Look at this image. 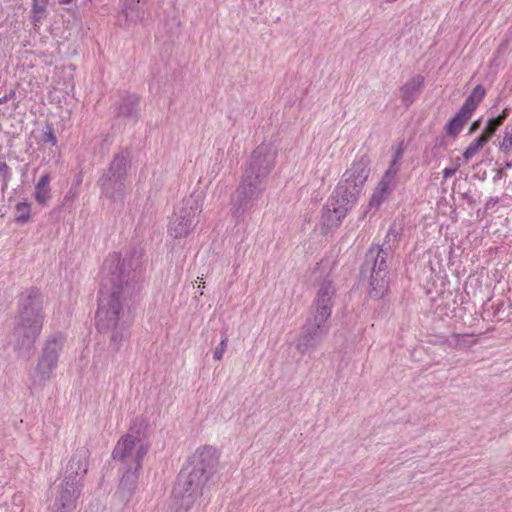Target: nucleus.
I'll return each mask as SVG.
<instances>
[{
	"label": "nucleus",
	"mask_w": 512,
	"mask_h": 512,
	"mask_svg": "<svg viewBox=\"0 0 512 512\" xmlns=\"http://www.w3.org/2000/svg\"><path fill=\"white\" fill-rule=\"evenodd\" d=\"M142 257L141 251H134L123 258L113 253L102 266L96 322L99 331L111 330L109 349L113 353L119 351L129 336V320L122 302L135 286Z\"/></svg>",
	"instance_id": "obj_1"
},
{
	"label": "nucleus",
	"mask_w": 512,
	"mask_h": 512,
	"mask_svg": "<svg viewBox=\"0 0 512 512\" xmlns=\"http://www.w3.org/2000/svg\"><path fill=\"white\" fill-rule=\"evenodd\" d=\"M369 174V157L356 156L323 207L321 225L326 232L338 228L348 212L357 204Z\"/></svg>",
	"instance_id": "obj_2"
},
{
	"label": "nucleus",
	"mask_w": 512,
	"mask_h": 512,
	"mask_svg": "<svg viewBox=\"0 0 512 512\" xmlns=\"http://www.w3.org/2000/svg\"><path fill=\"white\" fill-rule=\"evenodd\" d=\"M335 289L330 281H323L313 304V313L301 327L295 347L301 354L311 353L321 344L330 330L332 296Z\"/></svg>",
	"instance_id": "obj_3"
},
{
	"label": "nucleus",
	"mask_w": 512,
	"mask_h": 512,
	"mask_svg": "<svg viewBox=\"0 0 512 512\" xmlns=\"http://www.w3.org/2000/svg\"><path fill=\"white\" fill-rule=\"evenodd\" d=\"M42 299L37 290L32 289L20 300V312L15 319L11 344L19 357L28 358L33 352L36 339L43 326Z\"/></svg>",
	"instance_id": "obj_4"
},
{
	"label": "nucleus",
	"mask_w": 512,
	"mask_h": 512,
	"mask_svg": "<svg viewBox=\"0 0 512 512\" xmlns=\"http://www.w3.org/2000/svg\"><path fill=\"white\" fill-rule=\"evenodd\" d=\"M149 448L150 443L145 438L144 424L134 423L129 432L118 440L112 456L114 460L120 461L122 466L141 469V462Z\"/></svg>",
	"instance_id": "obj_5"
},
{
	"label": "nucleus",
	"mask_w": 512,
	"mask_h": 512,
	"mask_svg": "<svg viewBox=\"0 0 512 512\" xmlns=\"http://www.w3.org/2000/svg\"><path fill=\"white\" fill-rule=\"evenodd\" d=\"M390 246L373 245L365 256V267L371 270L369 295L372 298H382L388 291L389 279L387 259L391 256Z\"/></svg>",
	"instance_id": "obj_6"
},
{
	"label": "nucleus",
	"mask_w": 512,
	"mask_h": 512,
	"mask_svg": "<svg viewBox=\"0 0 512 512\" xmlns=\"http://www.w3.org/2000/svg\"><path fill=\"white\" fill-rule=\"evenodd\" d=\"M202 211V202L189 196L175 207L168 224V235L173 239L186 238L198 223V215Z\"/></svg>",
	"instance_id": "obj_7"
},
{
	"label": "nucleus",
	"mask_w": 512,
	"mask_h": 512,
	"mask_svg": "<svg viewBox=\"0 0 512 512\" xmlns=\"http://www.w3.org/2000/svg\"><path fill=\"white\" fill-rule=\"evenodd\" d=\"M64 342L65 338L60 333L51 335L45 341L37 366L30 374L32 386L34 388H42L51 379L52 374L57 367Z\"/></svg>",
	"instance_id": "obj_8"
},
{
	"label": "nucleus",
	"mask_w": 512,
	"mask_h": 512,
	"mask_svg": "<svg viewBox=\"0 0 512 512\" xmlns=\"http://www.w3.org/2000/svg\"><path fill=\"white\" fill-rule=\"evenodd\" d=\"M266 183V178L244 172L239 186L232 195L233 214L241 216L250 211L265 191Z\"/></svg>",
	"instance_id": "obj_9"
},
{
	"label": "nucleus",
	"mask_w": 512,
	"mask_h": 512,
	"mask_svg": "<svg viewBox=\"0 0 512 512\" xmlns=\"http://www.w3.org/2000/svg\"><path fill=\"white\" fill-rule=\"evenodd\" d=\"M129 157L128 151L116 154L107 173L99 180L102 194L111 200L121 199L124 194Z\"/></svg>",
	"instance_id": "obj_10"
},
{
	"label": "nucleus",
	"mask_w": 512,
	"mask_h": 512,
	"mask_svg": "<svg viewBox=\"0 0 512 512\" xmlns=\"http://www.w3.org/2000/svg\"><path fill=\"white\" fill-rule=\"evenodd\" d=\"M206 480L189 468L182 470L173 489V497L180 509L188 511L202 496Z\"/></svg>",
	"instance_id": "obj_11"
},
{
	"label": "nucleus",
	"mask_w": 512,
	"mask_h": 512,
	"mask_svg": "<svg viewBox=\"0 0 512 512\" xmlns=\"http://www.w3.org/2000/svg\"><path fill=\"white\" fill-rule=\"evenodd\" d=\"M404 148L402 145H399L394 152L393 159L382 176L381 180L377 184L374 189L368 207L369 209L377 210L381 204L389 197V195L393 192L396 185V177L400 170V160L403 156Z\"/></svg>",
	"instance_id": "obj_12"
},
{
	"label": "nucleus",
	"mask_w": 512,
	"mask_h": 512,
	"mask_svg": "<svg viewBox=\"0 0 512 512\" xmlns=\"http://www.w3.org/2000/svg\"><path fill=\"white\" fill-rule=\"evenodd\" d=\"M277 150L271 143L257 146L250 157L244 172L263 178H268L275 165Z\"/></svg>",
	"instance_id": "obj_13"
},
{
	"label": "nucleus",
	"mask_w": 512,
	"mask_h": 512,
	"mask_svg": "<svg viewBox=\"0 0 512 512\" xmlns=\"http://www.w3.org/2000/svg\"><path fill=\"white\" fill-rule=\"evenodd\" d=\"M217 464L218 454L216 449L211 446H204L197 449L188 468L208 481L215 472Z\"/></svg>",
	"instance_id": "obj_14"
},
{
	"label": "nucleus",
	"mask_w": 512,
	"mask_h": 512,
	"mask_svg": "<svg viewBox=\"0 0 512 512\" xmlns=\"http://www.w3.org/2000/svg\"><path fill=\"white\" fill-rule=\"evenodd\" d=\"M80 492L81 483H79V481L62 479V481L53 490L54 503L74 510L76 508Z\"/></svg>",
	"instance_id": "obj_15"
},
{
	"label": "nucleus",
	"mask_w": 512,
	"mask_h": 512,
	"mask_svg": "<svg viewBox=\"0 0 512 512\" xmlns=\"http://www.w3.org/2000/svg\"><path fill=\"white\" fill-rule=\"evenodd\" d=\"M89 457V450L82 446L78 447L71 456L64 473L63 479L69 481L81 482L82 477L87 472V460Z\"/></svg>",
	"instance_id": "obj_16"
},
{
	"label": "nucleus",
	"mask_w": 512,
	"mask_h": 512,
	"mask_svg": "<svg viewBox=\"0 0 512 512\" xmlns=\"http://www.w3.org/2000/svg\"><path fill=\"white\" fill-rule=\"evenodd\" d=\"M424 84V77L416 75L409 79L401 88V100L405 106H410L420 95Z\"/></svg>",
	"instance_id": "obj_17"
},
{
	"label": "nucleus",
	"mask_w": 512,
	"mask_h": 512,
	"mask_svg": "<svg viewBox=\"0 0 512 512\" xmlns=\"http://www.w3.org/2000/svg\"><path fill=\"white\" fill-rule=\"evenodd\" d=\"M121 469L124 471V473L119 485L120 491L124 495L131 496L137 487L138 474L140 469H136L135 467L131 466H122Z\"/></svg>",
	"instance_id": "obj_18"
},
{
	"label": "nucleus",
	"mask_w": 512,
	"mask_h": 512,
	"mask_svg": "<svg viewBox=\"0 0 512 512\" xmlns=\"http://www.w3.org/2000/svg\"><path fill=\"white\" fill-rule=\"evenodd\" d=\"M139 98L134 95H126L121 99L117 107V116L135 119L137 117Z\"/></svg>",
	"instance_id": "obj_19"
},
{
	"label": "nucleus",
	"mask_w": 512,
	"mask_h": 512,
	"mask_svg": "<svg viewBox=\"0 0 512 512\" xmlns=\"http://www.w3.org/2000/svg\"><path fill=\"white\" fill-rule=\"evenodd\" d=\"M141 0H121V11L127 21L138 22L144 18V11L140 9Z\"/></svg>",
	"instance_id": "obj_20"
},
{
	"label": "nucleus",
	"mask_w": 512,
	"mask_h": 512,
	"mask_svg": "<svg viewBox=\"0 0 512 512\" xmlns=\"http://www.w3.org/2000/svg\"><path fill=\"white\" fill-rule=\"evenodd\" d=\"M486 95V89L482 85H477L471 94L466 98L461 109L471 115Z\"/></svg>",
	"instance_id": "obj_21"
},
{
	"label": "nucleus",
	"mask_w": 512,
	"mask_h": 512,
	"mask_svg": "<svg viewBox=\"0 0 512 512\" xmlns=\"http://www.w3.org/2000/svg\"><path fill=\"white\" fill-rule=\"evenodd\" d=\"M49 182V174H44L35 186V199L41 205L46 204L51 198Z\"/></svg>",
	"instance_id": "obj_22"
},
{
	"label": "nucleus",
	"mask_w": 512,
	"mask_h": 512,
	"mask_svg": "<svg viewBox=\"0 0 512 512\" xmlns=\"http://www.w3.org/2000/svg\"><path fill=\"white\" fill-rule=\"evenodd\" d=\"M471 117L468 113L460 108L458 113L449 121L446 126L449 135H457L463 128L464 124Z\"/></svg>",
	"instance_id": "obj_23"
},
{
	"label": "nucleus",
	"mask_w": 512,
	"mask_h": 512,
	"mask_svg": "<svg viewBox=\"0 0 512 512\" xmlns=\"http://www.w3.org/2000/svg\"><path fill=\"white\" fill-rule=\"evenodd\" d=\"M507 116H508V109L506 108L503 110V112L500 115H498L495 118L490 119L487 122V125H486L482 135L486 136L487 139L489 140L494 135L496 130L504 123Z\"/></svg>",
	"instance_id": "obj_24"
},
{
	"label": "nucleus",
	"mask_w": 512,
	"mask_h": 512,
	"mask_svg": "<svg viewBox=\"0 0 512 512\" xmlns=\"http://www.w3.org/2000/svg\"><path fill=\"white\" fill-rule=\"evenodd\" d=\"M486 136H483L482 134L474 139L470 145L466 148V150L463 153V157L465 160L471 159L473 156H475L482 148L483 146L488 142Z\"/></svg>",
	"instance_id": "obj_25"
},
{
	"label": "nucleus",
	"mask_w": 512,
	"mask_h": 512,
	"mask_svg": "<svg viewBox=\"0 0 512 512\" xmlns=\"http://www.w3.org/2000/svg\"><path fill=\"white\" fill-rule=\"evenodd\" d=\"M18 213L16 221L19 223H26L30 218L31 206L27 202H20L16 205Z\"/></svg>",
	"instance_id": "obj_26"
},
{
	"label": "nucleus",
	"mask_w": 512,
	"mask_h": 512,
	"mask_svg": "<svg viewBox=\"0 0 512 512\" xmlns=\"http://www.w3.org/2000/svg\"><path fill=\"white\" fill-rule=\"evenodd\" d=\"M0 177L2 178V189H6L12 178V171L2 157H0Z\"/></svg>",
	"instance_id": "obj_27"
},
{
	"label": "nucleus",
	"mask_w": 512,
	"mask_h": 512,
	"mask_svg": "<svg viewBox=\"0 0 512 512\" xmlns=\"http://www.w3.org/2000/svg\"><path fill=\"white\" fill-rule=\"evenodd\" d=\"M227 344H228V336L224 333L222 335V339L220 341V343L218 344V346L215 348L214 350V354H213V357L215 360H221L223 358V355L226 351V348H227Z\"/></svg>",
	"instance_id": "obj_28"
},
{
	"label": "nucleus",
	"mask_w": 512,
	"mask_h": 512,
	"mask_svg": "<svg viewBox=\"0 0 512 512\" xmlns=\"http://www.w3.org/2000/svg\"><path fill=\"white\" fill-rule=\"evenodd\" d=\"M48 0H33L32 13L44 14Z\"/></svg>",
	"instance_id": "obj_29"
},
{
	"label": "nucleus",
	"mask_w": 512,
	"mask_h": 512,
	"mask_svg": "<svg viewBox=\"0 0 512 512\" xmlns=\"http://www.w3.org/2000/svg\"><path fill=\"white\" fill-rule=\"evenodd\" d=\"M456 338V346L457 347H465L471 345L474 341L469 340L468 335H455Z\"/></svg>",
	"instance_id": "obj_30"
},
{
	"label": "nucleus",
	"mask_w": 512,
	"mask_h": 512,
	"mask_svg": "<svg viewBox=\"0 0 512 512\" xmlns=\"http://www.w3.org/2000/svg\"><path fill=\"white\" fill-rule=\"evenodd\" d=\"M512 147V134L505 135L502 143L500 144L501 151H508Z\"/></svg>",
	"instance_id": "obj_31"
},
{
	"label": "nucleus",
	"mask_w": 512,
	"mask_h": 512,
	"mask_svg": "<svg viewBox=\"0 0 512 512\" xmlns=\"http://www.w3.org/2000/svg\"><path fill=\"white\" fill-rule=\"evenodd\" d=\"M45 141L51 143V145H56L57 144V138L56 136L54 135L53 131L52 130H49L47 132H45Z\"/></svg>",
	"instance_id": "obj_32"
},
{
	"label": "nucleus",
	"mask_w": 512,
	"mask_h": 512,
	"mask_svg": "<svg viewBox=\"0 0 512 512\" xmlns=\"http://www.w3.org/2000/svg\"><path fill=\"white\" fill-rule=\"evenodd\" d=\"M50 512H73V509H68L66 507H62L61 505L53 503V505L50 508Z\"/></svg>",
	"instance_id": "obj_33"
},
{
	"label": "nucleus",
	"mask_w": 512,
	"mask_h": 512,
	"mask_svg": "<svg viewBox=\"0 0 512 512\" xmlns=\"http://www.w3.org/2000/svg\"><path fill=\"white\" fill-rule=\"evenodd\" d=\"M457 171L456 167H447L443 170V177L445 180H447L449 177L454 175Z\"/></svg>",
	"instance_id": "obj_34"
},
{
	"label": "nucleus",
	"mask_w": 512,
	"mask_h": 512,
	"mask_svg": "<svg viewBox=\"0 0 512 512\" xmlns=\"http://www.w3.org/2000/svg\"><path fill=\"white\" fill-rule=\"evenodd\" d=\"M14 95H15V92L14 91H10V93L4 95L3 97H0V105L8 102L9 100H11L14 97Z\"/></svg>",
	"instance_id": "obj_35"
},
{
	"label": "nucleus",
	"mask_w": 512,
	"mask_h": 512,
	"mask_svg": "<svg viewBox=\"0 0 512 512\" xmlns=\"http://www.w3.org/2000/svg\"><path fill=\"white\" fill-rule=\"evenodd\" d=\"M43 17H44V14L33 13L32 21H33L34 26H38V24L41 22Z\"/></svg>",
	"instance_id": "obj_36"
},
{
	"label": "nucleus",
	"mask_w": 512,
	"mask_h": 512,
	"mask_svg": "<svg viewBox=\"0 0 512 512\" xmlns=\"http://www.w3.org/2000/svg\"><path fill=\"white\" fill-rule=\"evenodd\" d=\"M479 125V121H475L470 128V132H474L475 130H477L479 128Z\"/></svg>",
	"instance_id": "obj_37"
},
{
	"label": "nucleus",
	"mask_w": 512,
	"mask_h": 512,
	"mask_svg": "<svg viewBox=\"0 0 512 512\" xmlns=\"http://www.w3.org/2000/svg\"><path fill=\"white\" fill-rule=\"evenodd\" d=\"M73 1H74V0H59V2H60L61 4H70V3H72Z\"/></svg>",
	"instance_id": "obj_38"
},
{
	"label": "nucleus",
	"mask_w": 512,
	"mask_h": 512,
	"mask_svg": "<svg viewBox=\"0 0 512 512\" xmlns=\"http://www.w3.org/2000/svg\"><path fill=\"white\" fill-rule=\"evenodd\" d=\"M392 234V229H390L387 233V237H389Z\"/></svg>",
	"instance_id": "obj_39"
}]
</instances>
